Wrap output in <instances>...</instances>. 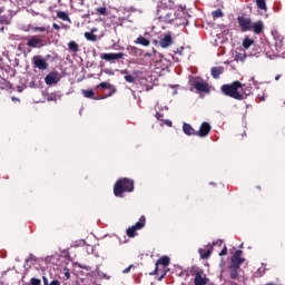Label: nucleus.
Listing matches in <instances>:
<instances>
[{
	"label": "nucleus",
	"instance_id": "f257e3e1",
	"mask_svg": "<svg viewBox=\"0 0 285 285\" xmlns=\"http://www.w3.org/2000/svg\"><path fill=\"white\" fill-rule=\"evenodd\" d=\"M135 190V183L128 178H122L115 184L114 195L121 197L124 193H132Z\"/></svg>",
	"mask_w": 285,
	"mask_h": 285
},
{
	"label": "nucleus",
	"instance_id": "f03ea898",
	"mask_svg": "<svg viewBox=\"0 0 285 285\" xmlns=\"http://www.w3.org/2000/svg\"><path fill=\"white\" fill-rule=\"evenodd\" d=\"M239 88H242V82L235 81L232 85H224L222 87V91L224 92V95H227L228 97H232L233 99H238V100L245 99L246 94H240Z\"/></svg>",
	"mask_w": 285,
	"mask_h": 285
},
{
	"label": "nucleus",
	"instance_id": "7ed1b4c3",
	"mask_svg": "<svg viewBox=\"0 0 285 285\" xmlns=\"http://www.w3.org/2000/svg\"><path fill=\"white\" fill-rule=\"evenodd\" d=\"M146 226V217L141 216L139 222L127 229L128 237H135L137 230H141Z\"/></svg>",
	"mask_w": 285,
	"mask_h": 285
},
{
	"label": "nucleus",
	"instance_id": "20e7f679",
	"mask_svg": "<svg viewBox=\"0 0 285 285\" xmlns=\"http://www.w3.org/2000/svg\"><path fill=\"white\" fill-rule=\"evenodd\" d=\"M210 282L206 274L203 271L195 272L194 274V284L195 285H206Z\"/></svg>",
	"mask_w": 285,
	"mask_h": 285
},
{
	"label": "nucleus",
	"instance_id": "39448f33",
	"mask_svg": "<svg viewBox=\"0 0 285 285\" xmlns=\"http://www.w3.org/2000/svg\"><path fill=\"white\" fill-rule=\"evenodd\" d=\"M124 57H126V53L124 52L100 55V59H104L105 61H117L119 59H124Z\"/></svg>",
	"mask_w": 285,
	"mask_h": 285
},
{
	"label": "nucleus",
	"instance_id": "423d86ee",
	"mask_svg": "<svg viewBox=\"0 0 285 285\" xmlns=\"http://www.w3.org/2000/svg\"><path fill=\"white\" fill-rule=\"evenodd\" d=\"M60 80H61V75H59V72H57V71L49 73L45 78V82L47 83V86H52L55 83H59Z\"/></svg>",
	"mask_w": 285,
	"mask_h": 285
},
{
	"label": "nucleus",
	"instance_id": "0eeeda50",
	"mask_svg": "<svg viewBox=\"0 0 285 285\" xmlns=\"http://www.w3.org/2000/svg\"><path fill=\"white\" fill-rule=\"evenodd\" d=\"M238 24L240 26L243 32H248V30H252L253 21L246 17H238Z\"/></svg>",
	"mask_w": 285,
	"mask_h": 285
},
{
	"label": "nucleus",
	"instance_id": "6e6552de",
	"mask_svg": "<svg viewBox=\"0 0 285 285\" xmlns=\"http://www.w3.org/2000/svg\"><path fill=\"white\" fill-rule=\"evenodd\" d=\"M242 250H236L234 256L232 257V264L233 268H239L242 264H244V258H242Z\"/></svg>",
	"mask_w": 285,
	"mask_h": 285
},
{
	"label": "nucleus",
	"instance_id": "1a4fd4ad",
	"mask_svg": "<svg viewBox=\"0 0 285 285\" xmlns=\"http://www.w3.org/2000/svg\"><path fill=\"white\" fill-rule=\"evenodd\" d=\"M27 46H29V48H41L43 46V40L33 36L28 40Z\"/></svg>",
	"mask_w": 285,
	"mask_h": 285
},
{
	"label": "nucleus",
	"instance_id": "9d476101",
	"mask_svg": "<svg viewBox=\"0 0 285 285\" xmlns=\"http://www.w3.org/2000/svg\"><path fill=\"white\" fill-rule=\"evenodd\" d=\"M33 63L36 68H39V70H47L48 69V62L46 59H42L41 57H35Z\"/></svg>",
	"mask_w": 285,
	"mask_h": 285
},
{
	"label": "nucleus",
	"instance_id": "9b49d317",
	"mask_svg": "<svg viewBox=\"0 0 285 285\" xmlns=\"http://www.w3.org/2000/svg\"><path fill=\"white\" fill-rule=\"evenodd\" d=\"M209 132L210 125L208 122H203L196 135H198V137H206Z\"/></svg>",
	"mask_w": 285,
	"mask_h": 285
},
{
	"label": "nucleus",
	"instance_id": "f8f14e48",
	"mask_svg": "<svg viewBox=\"0 0 285 285\" xmlns=\"http://www.w3.org/2000/svg\"><path fill=\"white\" fill-rule=\"evenodd\" d=\"M160 48H168L173 46V37L170 35L165 36L163 39L159 41Z\"/></svg>",
	"mask_w": 285,
	"mask_h": 285
},
{
	"label": "nucleus",
	"instance_id": "ddd939ff",
	"mask_svg": "<svg viewBox=\"0 0 285 285\" xmlns=\"http://www.w3.org/2000/svg\"><path fill=\"white\" fill-rule=\"evenodd\" d=\"M159 264L161 266H169L170 265V257L168 256H163L156 262V273L159 271Z\"/></svg>",
	"mask_w": 285,
	"mask_h": 285
},
{
	"label": "nucleus",
	"instance_id": "4468645a",
	"mask_svg": "<svg viewBox=\"0 0 285 285\" xmlns=\"http://www.w3.org/2000/svg\"><path fill=\"white\" fill-rule=\"evenodd\" d=\"M194 87L198 90V92H208V90H209L208 83H206L204 81H196L194 83Z\"/></svg>",
	"mask_w": 285,
	"mask_h": 285
},
{
	"label": "nucleus",
	"instance_id": "2eb2a0df",
	"mask_svg": "<svg viewBox=\"0 0 285 285\" xmlns=\"http://www.w3.org/2000/svg\"><path fill=\"white\" fill-rule=\"evenodd\" d=\"M252 30L255 35H262V30H264V22H252Z\"/></svg>",
	"mask_w": 285,
	"mask_h": 285
},
{
	"label": "nucleus",
	"instance_id": "dca6fc26",
	"mask_svg": "<svg viewBox=\"0 0 285 285\" xmlns=\"http://www.w3.org/2000/svg\"><path fill=\"white\" fill-rule=\"evenodd\" d=\"M198 253L202 259H208V257H210V254L213 253V247H210L209 249L200 248Z\"/></svg>",
	"mask_w": 285,
	"mask_h": 285
},
{
	"label": "nucleus",
	"instance_id": "f3484780",
	"mask_svg": "<svg viewBox=\"0 0 285 285\" xmlns=\"http://www.w3.org/2000/svg\"><path fill=\"white\" fill-rule=\"evenodd\" d=\"M222 72H224V68H222V67L212 68V77H214V79H218L219 75H222Z\"/></svg>",
	"mask_w": 285,
	"mask_h": 285
},
{
	"label": "nucleus",
	"instance_id": "a211bd4d",
	"mask_svg": "<svg viewBox=\"0 0 285 285\" xmlns=\"http://www.w3.org/2000/svg\"><path fill=\"white\" fill-rule=\"evenodd\" d=\"M256 6L259 10H264V12L268 10V7H266V0H256Z\"/></svg>",
	"mask_w": 285,
	"mask_h": 285
},
{
	"label": "nucleus",
	"instance_id": "6ab92c4d",
	"mask_svg": "<svg viewBox=\"0 0 285 285\" xmlns=\"http://www.w3.org/2000/svg\"><path fill=\"white\" fill-rule=\"evenodd\" d=\"M136 43H138L140 46L148 47V46H150V40H148L144 37H138L137 40H136Z\"/></svg>",
	"mask_w": 285,
	"mask_h": 285
},
{
	"label": "nucleus",
	"instance_id": "aec40b11",
	"mask_svg": "<svg viewBox=\"0 0 285 285\" xmlns=\"http://www.w3.org/2000/svg\"><path fill=\"white\" fill-rule=\"evenodd\" d=\"M183 130L185 135H195V129H193V127L188 124H184Z\"/></svg>",
	"mask_w": 285,
	"mask_h": 285
},
{
	"label": "nucleus",
	"instance_id": "412c9836",
	"mask_svg": "<svg viewBox=\"0 0 285 285\" xmlns=\"http://www.w3.org/2000/svg\"><path fill=\"white\" fill-rule=\"evenodd\" d=\"M229 271H230L232 279H237V277L239 275V273L237 271H239V267H233V265H230Z\"/></svg>",
	"mask_w": 285,
	"mask_h": 285
},
{
	"label": "nucleus",
	"instance_id": "4be33fe9",
	"mask_svg": "<svg viewBox=\"0 0 285 285\" xmlns=\"http://www.w3.org/2000/svg\"><path fill=\"white\" fill-rule=\"evenodd\" d=\"M253 43H255L253 39L246 38L243 41V47L245 48V50H248V48H250Z\"/></svg>",
	"mask_w": 285,
	"mask_h": 285
},
{
	"label": "nucleus",
	"instance_id": "5701e85b",
	"mask_svg": "<svg viewBox=\"0 0 285 285\" xmlns=\"http://www.w3.org/2000/svg\"><path fill=\"white\" fill-rule=\"evenodd\" d=\"M68 48L71 50V52H77L79 50V45H77L75 41H70L68 43Z\"/></svg>",
	"mask_w": 285,
	"mask_h": 285
},
{
	"label": "nucleus",
	"instance_id": "b1692460",
	"mask_svg": "<svg viewBox=\"0 0 285 285\" xmlns=\"http://www.w3.org/2000/svg\"><path fill=\"white\" fill-rule=\"evenodd\" d=\"M234 59L235 61H246V53L236 52Z\"/></svg>",
	"mask_w": 285,
	"mask_h": 285
},
{
	"label": "nucleus",
	"instance_id": "393cba45",
	"mask_svg": "<svg viewBox=\"0 0 285 285\" xmlns=\"http://www.w3.org/2000/svg\"><path fill=\"white\" fill-rule=\"evenodd\" d=\"M58 19H61L62 21H70V18L68 17V14L63 11H59L57 14Z\"/></svg>",
	"mask_w": 285,
	"mask_h": 285
},
{
	"label": "nucleus",
	"instance_id": "a878e982",
	"mask_svg": "<svg viewBox=\"0 0 285 285\" xmlns=\"http://www.w3.org/2000/svg\"><path fill=\"white\" fill-rule=\"evenodd\" d=\"M85 38L87 39V41H97V36H95V33L91 32H86Z\"/></svg>",
	"mask_w": 285,
	"mask_h": 285
},
{
	"label": "nucleus",
	"instance_id": "bb28decb",
	"mask_svg": "<svg viewBox=\"0 0 285 285\" xmlns=\"http://www.w3.org/2000/svg\"><path fill=\"white\" fill-rule=\"evenodd\" d=\"M97 88H109V90H112V92H115V87H112V85L108 82H101L97 86Z\"/></svg>",
	"mask_w": 285,
	"mask_h": 285
},
{
	"label": "nucleus",
	"instance_id": "cd10ccee",
	"mask_svg": "<svg viewBox=\"0 0 285 285\" xmlns=\"http://www.w3.org/2000/svg\"><path fill=\"white\" fill-rule=\"evenodd\" d=\"M212 16L214 17V19H219L224 17V12H222V9H217L216 11L212 12Z\"/></svg>",
	"mask_w": 285,
	"mask_h": 285
},
{
	"label": "nucleus",
	"instance_id": "c85d7f7f",
	"mask_svg": "<svg viewBox=\"0 0 285 285\" xmlns=\"http://www.w3.org/2000/svg\"><path fill=\"white\" fill-rule=\"evenodd\" d=\"M82 95H83V97H86L87 99H90V97H95V91L83 89V90H82Z\"/></svg>",
	"mask_w": 285,
	"mask_h": 285
},
{
	"label": "nucleus",
	"instance_id": "c756f323",
	"mask_svg": "<svg viewBox=\"0 0 285 285\" xmlns=\"http://www.w3.org/2000/svg\"><path fill=\"white\" fill-rule=\"evenodd\" d=\"M125 81H128V83H135V77L127 75L125 76Z\"/></svg>",
	"mask_w": 285,
	"mask_h": 285
},
{
	"label": "nucleus",
	"instance_id": "7c9ffc66",
	"mask_svg": "<svg viewBox=\"0 0 285 285\" xmlns=\"http://www.w3.org/2000/svg\"><path fill=\"white\" fill-rule=\"evenodd\" d=\"M30 284L31 285H41V279L33 277V278H31Z\"/></svg>",
	"mask_w": 285,
	"mask_h": 285
},
{
	"label": "nucleus",
	"instance_id": "2f4dec72",
	"mask_svg": "<svg viewBox=\"0 0 285 285\" xmlns=\"http://www.w3.org/2000/svg\"><path fill=\"white\" fill-rule=\"evenodd\" d=\"M33 32H46V27H36L33 28Z\"/></svg>",
	"mask_w": 285,
	"mask_h": 285
},
{
	"label": "nucleus",
	"instance_id": "473e14b6",
	"mask_svg": "<svg viewBox=\"0 0 285 285\" xmlns=\"http://www.w3.org/2000/svg\"><path fill=\"white\" fill-rule=\"evenodd\" d=\"M86 244V242L83 239L77 240L73 243V246L78 247V246H83Z\"/></svg>",
	"mask_w": 285,
	"mask_h": 285
},
{
	"label": "nucleus",
	"instance_id": "72a5a7b5",
	"mask_svg": "<svg viewBox=\"0 0 285 285\" xmlns=\"http://www.w3.org/2000/svg\"><path fill=\"white\" fill-rule=\"evenodd\" d=\"M97 12H99V14H106V8L100 7L97 9Z\"/></svg>",
	"mask_w": 285,
	"mask_h": 285
},
{
	"label": "nucleus",
	"instance_id": "f704fd0d",
	"mask_svg": "<svg viewBox=\"0 0 285 285\" xmlns=\"http://www.w3.org/2000/svg\"><path fill=\"white\" fill-rule=\"evenodd\" d=\"M227 253H228V249H227L226 247H224V248L222 249V252L219 253V255H220V257H222V256L226 255Z\"/></svg>",
	"mask_w": 285,
	"mask_h": 285
},
{
	"label": "nucleus",
	"instance_id": "c9c22d12",
	"mask_svg": "<svg viewBox=\"0 0 285 285\" xmlns=\"http://www.w3.org/2000/svg\"><path fill=\"white\" fill-rule=\"evenodd\" d=\"M130 268H132V265H129L127 268L122 271L124 274L130 273Z\"/></svg>",
	"mask_w": 285,
	"mask_h": 285
},
{
	"label": "nucleus",
	"instance_id": "e433bc0d",
	"mask_svg": "<svg viewBox=\"0 0 285 285\" xmlns=\"http://www.w3.org/2000/svg\"><path fill=\"white\" fill-rule=\"evenodd\" d=\"M105 72H106V75H111V76L115 75V71H112L110 69H106Z\"/></svg>",
	"mask_w": 285,
	"mask_h": 285
},
{
	"label": "nucleus",
	"instance_id": "4c0bfd02",
	"mask_svg": "<svg viewBox=\"0 0 285 285\" xmlns=\"http://www.w3.org/2000/svg\"><path fill=\"white\" fill-rule=\"evenodd\" d=\"M50 285H61V283H60L59 281L55 279V281H52V282L50 283Z\"/></svg>",
	"mask_w": 285,
	"mask_h": 285
},
{
	"label": "nucleus",
	"instance_id": "58836bf2",
	"mask_svg": "<svg viewBox=\"0 0 285 285\" xmlns=\"http://www.w3.org/2000/svg\"><path fill=\"white\" fill-rule=\"evenodd\" d=\"M52 27L55 28V30H60V27L57 23H53Z\"/></svg>",
	"mask_w": 285,
	"mask_h": 285
},
{
	"label": "nucleus",
	"instance_id": "ea45409f",
	"mask_svg": "<svg viewBox=\"0 0 285 285\" xmlns=\"http://www.w3.org/2000/svg\"><path fill=\"white\" fill-rule=\"evenodd\" d=\"M42 279H43V284L48 285V277L43 276Z\"/></svg>",
	"mask_w": 285,
	"mask_h": 285
},
{
	"label": "nucleus",
	"instance_id": "a19ab883",
	"mask_svg": "<svg viewBox=\"0 0 285 285\" xmlns=\"http://www.w3.org/2000/svg\"><path fill=\"white\" fill-rule=\"evenodd\" d=\"M165 124H166L167 126H169V127L173 126V121H170V120H166Z\"/></svg>",
	"mask_w": 285,
	"mask_h": 285
},
{
	"label": "nucleus",
	"instance_id": "79ce46f5",
	"mask_svg": "<svg viewBox=\"0 0 285 285\" xmlns=\"http://www.w3.org/2000/svg\"><path fill=\"white\" fill-rule=\"evenodd\" d=\"M65 276L67 277V279H70V273L69 272H66Z\"/></svg>",
	"mask_w": 285,
	"mask_h": 285
},
{
	"label": "nucleus",
	"instance_id": "37998d69",
	"mask_svg": "<svg viewBox=\"0 0 285 285\" xmlns=\"http://www.w3.org/2000/svg\"><path fill=\"white\" fill-rule=\"evenodd\" d=\"M157 119H161L164 116H161L160 114H156Z\"/></svg>",
	"mask_w": 285,
	"mask_h": 285
},
{
	"label": "nucleus",
	"instance_id": "c03bdc74",
	"mask_svg": "<svg viewBox=\"0 0 285 285\" xmlns=\"http://www.w3.org/2000/svg\"><path fill=\"white\" fill-rule=\"evenodd\" d=\"M122 75H128V71L127 70H121L120 71Z\"/></svg>",
	"mask_w": 285,
	"mask_h": 285
},
{
	"label": "nucleus",
	"instance_id": "a18cd8bd",
	"mask_svg": "<svg viewBox=\"0 0 285 285\" xmlns=\"http://www.w3.org/2000/svg\"><path fill=\"white\" fill-rule=\"evenodd\" d=\"M281 77H282V76H279V75L276 76V77H275V81H279V78H281Z\"/></svg>",
	"mask_w": 285,
	"mask_h": 285
},
{
	"label": "nucleus",
	"instance_id": "49530a36",
	"mask_svg": "<svg viewBox=\"0 0 285 285\" xmlns=\"http://www.w3.org/2000/svg\"><path fill=\"white\" fill-rule=\"evenodd\" d=\"M252 81H253L254 86H257V81H255V78H252Z\"/></svg>",
	"mask_w": 285,
	"mask_h": 285
},
{
	"label": "nucleus",
	"instance_id": "de8ad7c7",
	"mask_svg": "<svg viewBox=\"0 0 285 285\" xmlns=\"http://www.w3.org/2000/svg\"><path fill=\"white\" fill-rule=\"evenodd\" d=\"M12 101H19V98L12 97Z\"/></svg>",
	"mask_w": 285,
	"mask_h": 285
},
{
	"label": "nucleus",
	"instance_id": "09e8293b",
	"mask_svg": "<svg viewBox=\"0 0 285 285\" xmlns=\"http://www.w3.org/2000/svg\"><path fill=\"white\" fill-rule=\"evenodd\" d=\"M92 32H97V29H92Z\"/></svg>",
	"mask_w": 285,
	"mask_h": 285
},
{
	"label": "nucleus",
	"instance_id": "8fccbe9b",
	"mask_svg": "<svg viewBox=\"0 0 285 285\" xmlns=\"http://www.w3.org/2000/svg\"><path fill=\"white\" fill-rule=\"evenodd\" d=\"M81 268H86V271H88V267H83V266H81Z\"/></svg>",
	"mask_w": 285,
	"mask_h": 285
},
{
	"label": "nucleus",
	"instance_id": "3c124183",
	"mask_svg": "<svg viewBox=\"0 0 285 285\" xmlns=\"http://www.w3.org/2000/svg\"><path fill=\"white\" fill-rule=\"evenodd\" d=\"M240 248H244V244L240 245Z\"/></svg>",
	"mask_w": 285,
	"mask_h": 285
},
{
	"label": "nucleus",
	"instance_id": "603ef678",
	"mask_svg": "<svg viewBox=\"0 0 285 285\" xmlns=\"http://www.w3.org/2000/svg\"><path fill=\"white\" fill-rule=\"evenodd\" d=\"M261 101H264V98H261Z\"/></svg>",
	"mask_w": 285,
	"mask_h": 285
},
{
	"label": "nucleus",
	"instance_id": "864d4df0",
	"mask_svg": "<svg viewBox=\"0 0 285 285\" xmlns=\"http://www.w3.org/2000/svg\"><path fill=\"white\" fill-rule=\"evenodd\" d=\"M218 244H222V240H219Z\"/></svg>",
	"mask_w": 285,
	"mask_h": 285
}]
</instances>
